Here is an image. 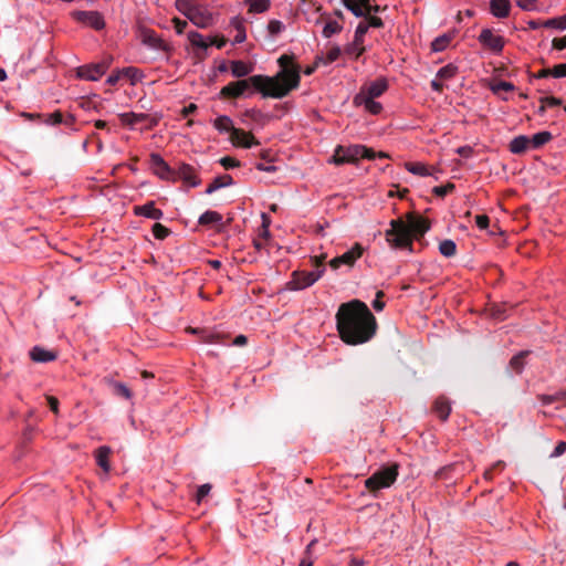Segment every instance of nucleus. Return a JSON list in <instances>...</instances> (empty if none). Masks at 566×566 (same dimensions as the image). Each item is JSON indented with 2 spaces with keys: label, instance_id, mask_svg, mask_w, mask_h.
Here are the masks:
<instances>
[{
  "label": "nucleus",
  "instance_id": "obj_1",
  "mask_svg": "<svg viewBox=\"0 0 566 566\" xmlns=\"http://www.w3.org/2000/svg\"><path fill=\"white\" fill-rule=\"evenodd\" d=\"M280 71L274 76L253 75L248 80L231 82L223 86L220 95L227 98L242 96L250 86H253L263 97L283 98L291 91L298 87L301 82V67L294 62V56L283 54L279 57Z\"/></svg>",
  "mask_w": 566,
  "mask_h": 566
},
{
  "label": "nucleus",
  "instance_id": "obj_2",
  "mask_svg": "<svg viewBox=\"0 0 566 566\" xmlns=\"http://www.w3.org/2000/svg\"><path fill=\"white\" fill-rule=\"evenodd\" d=\"M336 324L342 340L348 345L368 342L375 335L377 326L375 316L359 300H353L339 306Z\"/></svg>",
  "mask_w": 566,
  "mask_h": 566
},
{
  "label": "nucleus",
  "instance_id": "obj_3",
  "mask_svg": "<svg viewBox=\"0 0 566 566\" xmlns=\"http://www.w3.org/2000/svg\"><path fill=\"white\" fill-rule=\"evenodd\" d=\"M430 226L421 216L409 213L403 219H395L390 221V229L386 231V239L389 244L396 249L412 248L413 238L422 237Z\"/></svg>",
  "mask_w": 566,
  "mask_h": 566
},
{
  "label": "nucleus",
  "instance_id": "obj_4",
  "mask_svg": "<svg viewBox=\"0 0 566 566\" xmlns=\"http://www.w3.org/2000/svg\"><path fill=\"white\" fill-rule=\"evenodd\" d=\"M176 9L198 28L206 29L213 24L212 13L191 0H176Z\"/></svg>",
  "mask_w": 566,
  "mask_h": 566
},
{
  "label": "nucleus",
  "instance_id": "obj_5",
  "mask_svg": "<svg viewBox=\"0 0 566 566\" xmlns=\"http://www.w3.org/2000/svg\"><path fill=\"white\" fill-rule=\"evenodd\" d=\"M361 158L373 160L376 158V151L364 145L337 146L332 161L336 165L354 164Z\"/></svg>",
  "mask_w": 566,
  "mask_h": 566
},
{
  "label": "nucleus",
  "instance_id": "obj_6",
  "mask_svg": "<svg viewBox=\"0 0 566 566\" xmlns=\"http://www.w3.org/2000/svg\"><path fill=\"white\" fill-rule=\"evenodd\" d=\"M316 261V270L314 271H294L292 274L291 281L287 283L289 290L300 291L306 287L312 286L315 282H317L325 272V268L323 265L324 256L318 259L315 258Z\"/></svg>",
  "mask_w": 566,
  "mask_h": 566
},
{
  "label": "nucleus",
  "instance_id": "obj_7",
  "mask_svg": "<svg viewBox=\"0 0 566 566\" xmlns=\"http://www.w3.org/2000/svg\"><path fill=\"white\" fill-rule=\"evenodd\" d=\"M398 476V465L384 467L365 480V486L370 492L391 486Z\"/></svg>",
  "mask_w": 566,
  "mask_h": 566
},
{
  "label": "nucleus",
  "instance_id": "obj_8",
  "mask_svg": "<svg viewBox=\"0 0 566 566\" xmlns=\"http://www.w3.org/2000/svg\"><path fill=\"white\" fill-rule=\"evenodd\" d=\"M149 166L154 175H156L159 179L176 182L175 168H171L159 154H150Z\"/></svg>",
  "mask_w": 566,
  "mask_h": 566
},
{
  "label": "nucleus",
  "instance_id": "obj_9",
  "mask_svg": "<svg viewBox=\"0 0 566 566\" xmlns=\"http://www.w3.org/2000/svg\"><path fill=\"white\" fill-rule=\"evenodd\" d=\"M111 60L82 65L77 69V76L86 81H98L108 70Z\"/></svg>",
  "mask_w": 566,
  "mask_h": 566
},
{
  "label": "nucleus",
  "instance_id": "obj_10",
  "mask_svg": "<svg viewBox=\"0 0 566 566\" xmlns=\"http://www.w3.org/2000/svg\"><path fill=\"white\" fill-rule=\"evenodd\" d=\"M481 45L494 54H500L503 51L505 39L494 33L491 29H483L478 38Z\"/></svg>",
  "mask_w": 566,
  "mask_h": 566
},
{
  "label": "nucleus",
  "instance_id": "obj_11",
  "mask_svg": "<svg viewBox=\"0 0 566 566\" xmlns=\"http://www.w3.org/2000/svg\"><path fill=\"white\" fill-rule=\"evenodd\" d=\"M364 248L359 243H355L352 249L346 251L339 256L329 261V266L333 270L339 269L342 265L352 268L355 262L363 255Z\"/></svg>",
  "mask_w": 566,
  "mask_h": 566
},
{
  "label": "nucleus",
  "instance_id": "obj_12",
  "mask_svg": "<svg viewBox=\"0 0 566 566\" xmlns=\"http://www.w3.org/2000/svg\"><path fill=\"white\" fill-rule=\"evenodd\" d=\"M72 17L77 22L91 27L96 31H99L105 27L104 19L97 11H73Z\"/></svg>",
  "mask_w": 566,
  "mask_h": 566
},
{
  "label": "nucleus",
  "instance_id": "obj_13",
  "mask_svg": "<svg viewBox=\"0 0 566 566\" xmlns=\"http://www.w3.org/2000/svg\"><path fill=\"white\" fill-rule=\"evenodd\" d=\"M388 90V82L385 77H379L361 86L356 95H365L367 98H377Z\"/></svg>",
  "mask_w": 566,
  "mask_h": 566
},
{
  "label": "nucleus",
  "instance_id": "obj_14",
  "mask_svg": "<svg viewBox=\"0 0 566 566\" xmlns=\"http://www.w3.org/2000/svg\"><path fill=\"white\" fill-rule=\"evenodd\" d=\"M176 181L182 180L186 185L190 187H197L200 184V180L197 176L196 169L185 163H180L177 168H175Z\"/></svg>",
  "mask_w": 566,
  "mask_h": 566
},
{
  "label": "nucleus",
  "instance_id": "obj_15",
  "mask_svg": "<svg viewBox=\"0 0 566 566\" xmlns=\"http://www.w3.org/2000/svg\"><path fill=\"white\" fill-rule=\"evenodd\" d=\"M230 142L235 147L247 149L260 144L251 133L241 128H235L232 130V134L230 135Z\"/></svg>",
  "mask_w": 566,
  "mask_h": 566
},
{
  "label": "nucleus",
  "instance_id": "obj_16",
  "mask_svg": "<svg viewBox=\"0 0 566 566\" xmlns=\"http://www.w3.org/2000/svg\"><path fill=\"white\" fill-rule=\"evenodd\" d=\"M355 106H364L367 112L378 115L382 111V105L375 98H367L365 95H355L353 101Z\"/></svg>",
  "mask_w": 566,
  "mask_h": 566
},
{
  "label": "nucleus",
  "instance_id": "obj_17",
  "mask_svg": "<svg viewBox=\"0 0 566 566\" xmlns=\"http://www.w3.org/2000/svg\"><path fill=\"white\" fill-rule=\"evenodd\" d=\"M142 41L151 49L167 50V44L153 30H144L142 32Z\"/></svg>",
  "mask_w": 566,
  "mask_h": 566
},
{
  "label": "nucleus",
  "instance_id": "obj_18",
  "mask_svg": "<svg viewBox=\"0 0 566 566\" xmlns=\"http://www.w3.org/2000/svg\"><path fill=\"white\" fill-rule=\"evenodd\" d=\"M230 70L234 77L241 78L251 74L254 70V65L252 63L237 60L230 62Z\"/></svg>",
  "mask_w": 566,
  "mask_h": 566
},
{
  "label": "nucleus",
  "instance_id": "obj_19",
  "mask_svg": "<svg viewBox=\"0 0 566 566\" xmlns=\"http://www.w3.org/2000/svg\"><path fill=\"white\" fill-rule=\"evenodd\" d=\"M112 453V450L107 446H102L95 450L94 457L96 460L97 465L103 469L105 473H108L111 470L109 464V455Z\"/></svg>",
  "mask_w": 566,
  "mask_h": 566
},
{
  "label": "nucleus",
  "instance_id": "obj_20",
  "mask_svg": "<svg viewBox=\"0 0 566 566\" xmlns=\"http://www.w3.org/2000/svg\"><path fill=\"white\" fill-rule=\"evenodd\" d=\"M135 214L143 216L153 220H159L163 217V211L157 209L154 202H147L144 206L135 207Z\"/></svg>",
  "mask_w": 566,
  "mask_h": 566
},
{
  "label": "nucleus",
  "instance_id": "obj_21",
  "mask_svg": "<svg viewBox=\"0 0 566 566\" xmlns=\"http://www.w3.org/2000/svg\"><path fill=\"white\" fill-rule=\"evenodd\" d=\"M30 357L36 363H49L56 358V354L52 350H46L40 346H35L31 349Z\"/></svg>",
  "mask_w": 566,
  "mask_h": 566
},
{
  "label": "nucleus",
  "instance_id": "obj_22",
  "mask_svg": "<svg viewBox=\"0 0 566 566\" xmlns=\"http://www.w3.org/2000/svg\"><path fill=\"white\" fill-rule=\"evenodd\" d=\"M511 4L509 0H491L490 10L496 18H506L510 14Z\"/></svg>",
  "mask_w": 566,
  "mask_h": 566
},
{
  "label": "nucleus",
  "instance_id": "obj_23",
  "mask_svg": "<svg viewBox=\"0 0 566 566\" xmlns=\"http://www.w3.org/2000/svg\"><path fill=\"white\" fill-rule=\"evenodd\" d=\"M233 184V179L230 175L224 174L221 176L216 177L207 187L206 193L211 195L214 191L231 186Z\"/></svg>",
  "mask_w": 566,
  "mask_h": 566
},
{
  "label": "nucleus",
  "instance_id": "obj_24",
  "mask_svg": "<svg viewBox=\"0 0 566 566\" xmlns=\"http://www.w3.org/2000/svg\"><path fill=\"white\" fill-rule=\"evenodd\" d=\"M342 2L355 17L361 18L366 15L364 8L368 6V0H342Z\"/></svg>",
  "mask_w": 566,
  "mask_h": 566
},
{
  "label": "nucleus",
  "instance_id": "obj_25",
  "mask_svg": "<svg viewBox=\"0 0 566 566\" xmlns=\"http://www.w3.org/2000/svg\"><path fill=\"white\" fill-rule=\"evenodd\" d=\"M528 148H531L530 137L525 135L516 136L510 143V151L513 154H523Z\"/></svg>",
  "mask_w": 566,
  "mask_h": 566
},
{
  "label": "nucleus",
  "instance_id": "obj_26",
  "mask_svg": "<svg viewBox=\"0 0 566 566\" xmlns=\"http://www.w3.org/2000/svg\"><path fill=\"white\" fill-rule=\"evenodd\" d=\"M433 410L441 420L446 421L451 412L449 400L444 397H439L434 401Z\"/></svg>",
  "mask_w": 566,
  "mask_h": 566
},
{
  "label": "nucleus",
  "instance_id": "obj_27",
  "mask_svg": "<svg viewBox=\"0 0 566 566\" xmlns=\"http://www.w3.org/2000/svg\"><path fill=\"white\" fill-rule=\"evenodd\" d=\"M148 117V115L146 114H137V113H134V112H130V113H123L119 115V118H120V122L122 124L124 125H127L132 128H134L137 124L139 123H143L144 120H146Z\"/></svg>",
  "mask_w": 566,
  "mask_h": 566
},
{
  "label": "nucleus",
  "instance_id": "obj_28",
  "mask_svg": "<svg viewBox=\"0 0 566 566\" xmlns=\"http://www.w3.org/2000/svg\"><path fill=\"white\" fill-rule=\"evenodd\" d=\"M213 126L219 133H229L230 135L235 129L232 119L227 115L218 116L213 122Z\"/></svg>",
  "mask_w": 566,
  "mask_h": 566
},
{
  "label": "nucleus",
  "instance_id": "obj_29",
  "mask_svg": "<svg viewBox=\"0 0 566 566\" xmlns=\"http://www.w3.org/2000/svg\"><path fill=\"white\" fill-rule=\"evenodd\" d=\"M122 77L129 80L132 85L140 82L144 77L143 72L134 66L124 67L120 70Z\"/></svg>",
  "mask_w": 566,
  "mask_h": 566
},
{
  "label": "nucleus",
  "instance_id": "obj_30",
  "mask_svg": "<svg viewBox=\"0 0 566 566\" xmlns=\"http://www.w3.org/2000/svg\"><path fill=\"white\" fill-rule=\"evenodd\" d=\"M221 221L222 216L219 212L212 210H207L203 212L198 220L199 224L201 226L218 224L221 223Z\"/></svg>",
  "mask_w": 566,
  "mask_h": 566
},
{
  "label": "nucleus",
  "instance_id": "obj_31",
  "mask_svg": "<svg viewBox=\"0 0 566 566\" xmlns=\"http://www.w3.org/2000/svg\"><path fill=\"white\" fill-rule=\"evenodd\" d=\"M453 35L450 33L442 34L437 36L431 43V50L433 52H442L444 51L451 43Z\"/></svg>",
  "mask_w": 566,
  "mask_h": 566
},
{
  "label": "nucleus",
  "instance_id": "obj_32",
  "mask_svg": "<svg viewBox=\"0 0 566 566\" xmlns=\"http://www.w3.org/2000/svg\"><path fill=\"white\" fill-rule=\"evenodd\" d=\"M553 138L549 132H539L530 137V145L532 149H537L548 143Z\"/></svg>",
  "mask_w": 566,
  "mask_h": 566
},
{
  "label": "nucleus",
  "instance_id": "obj_33",
  "mask_svg": "<svg viewBox=\"0 0 566 566\" xmlns=\"http://www.w3.org/2000/svg\"><path fill=\"white\" fill-rule=\"evenodd\" d=\"M251 13H263L270 8V0H244Z\"/></svg>",
  "mask_w": 566,
  "mask_h": 566
},
{
  "label": "nucleus",
  "instance_id": "obj_34",
  "mask_svg": "<svg viewBox=\"0 0 566 566\" xmlns=\"http://www.w3.org/2000/svg\"><path fill=\"white\" fill-rule=\"evenodd\" d=\"M542 25H543V28H546V29H556L559 31H564V30H566V14L556 17V18H552V19H547V20H543Z\"/></svg>",
  "mask_w": 566,
  "mask_h": 566
},
{
  "label": "nucleus",
  "instance_id": "obj_35",
  "mask_svg": "<svg viewBox=\"0 0 566 566\" xmlns=\"http://www.w3.org/2000/svg\"><path fill=\"white\" fill-rule=\"evenodd\" d=\"M405 168L417 176L426 177L430 175L429 168L421 163H406Z\"/></svg>",
  "mask_w": 566,
  "mask_h": 566
},
{
  "label": "nucleus",
  "instance_id": "obj_36",
  "mask_svg": "<svg viewBox=\"0 0 566 566\" xmlns=\"http://www.w3.org/2000/svg\"><path fill=\"white\" fill-rule=\"evenodd\" d=\"M188 40L191 43V45L197 46L199 49L206 50L207 48H209L208 40H206L203 35L197 31H190L188 33Z\"/></svg>",
  "mask_w": 566,
  "mask_h": 566
},
{
  "label": "nucleus",
  "instance_id": "obj_37",
  "mask_svg": "<svg viewBox=\"0 0 566 566\" xmlns=\"http://www.w3.org/2000/svg\"><path fill=\"white\" fill-rule=\"evenodd\" d=\"M439 251L440 253L446 256V258H451L457 252V244L454 241L452 240H443L440 242L439 244Z\"/></svg>",
  "mask_w": 566,
  "mask_h": 566
},
{
  "label": "nucleus",
  "instance_id": "obj_38",
  "mask_svg": "<svg viewBox=\"0 0 566 566\" xmlns=\"http://www.w3.org/2000/svg\"><path fill=\"white\" fill-rule=\"evenodd\" d=\"M343 27L336 20H328L323 28V36L331 38L342 31Z\"/></svg>",
  "mask_w": 566,
  "mask_h": 566
},
{
  "label": "nucleus",
  "instance_id": "obj_39",
  "mask_svg": "<svg viewBox=\"0 0 566 566\" xmlns=\"http://www.w3.org/2000/svg\"><path fill=\"white\" fill-rule=\"evenodd\" d=\"M270 218L265 213H262V224L259 228L256 238L263 239L264 241H268L270 239Z\"/></svg>",
  "mask_w": 566,
  "mask_h": 566
},
{
  "label": "nucleus",
  "instance_id": "obj_40",
  "mask_svg": "<svg viewBox=\"0 0 566 566\" xmlns=\"http://www.w3.org/2000/svg\"><path fill=\"white\" fill-rule=\"evenodd\" d=\"M364 52V42L356 43V36H354V41L346 48V53L358 59Z\"/></svg>",
  "mask_w": 566,
  "mask_h": 566
},
{
  "label": "nucleus",
  "instance_id": "obj_41",
  "mask_svg": "<svg viewBox=\"0 0 566 566\" xmlns=\"http://www.w3.org/2000/svg\"><path fill=\"white\" fill-rule=\"evenodd\" d=\"M455 73H457V67L452 64H448L438 71L437 77L440 80H448V78L453 77L455 75Z\"/></svg>",
  "mask_w": 566,
  "mask_h": 566
},
{
  "label": "nucleus",
  "instance_id": "obj_42",
  "mask_svg": "<svg viewBox=\"0 0 566 566\" xmlns=\"http://www.w3.org/2000/svg\"><path fill=\"white\" fill-rule=\"evenodd\" d=\"M340 53H342V51H340L339 46H337V45L332 46L325 53L324 64H331V63L335 62L340 56Z\"/></svg>",
  "mask_w": 566,
  "mask_h": 566
},
{
  "label": "nucleus",
  "instance_id": "obj_43",
  "mask_svg": "<svg viewBox=\"0 0 566 566\" xmlns=\"http://www.w3.org/2000/svg\"><path fill=\"white\" fill-rule=\"evenodd\" d=\"M524 358L525 353L523 352L513 356L510 360L511 368L514 369L516 373H521L524 366Z\"/></svg>",
  "mask_w": 566,
  "mask_h": 566
},
{
  "label": "nucleus",
  "instance_id": "obj_44",
  "mask_svg": "<svg viewBox=\"0 0 566 566\" xmlns=\"http://www.w3.org/2000/svg\"><path fill=\"white\" fill-rule=\"evenodd\" d=\"M368 24L365 21L358 23L354 36H356V43L365 41V34L368 32Z\"/></svg>",
  "mask_w": 566,
  "mask_h": 566
},
{
  "label": "nucleus",
  "instance_id": "obj_45",
  "mask_svg": "<svg viewBox=\"0 0 566 566\" xmlns=\"http://www.w3.org/2000/svg\"><path fill=\"white\" fill-rule=\"evenodd\" d=\"M113 386L117 395L123 396L125 399H130L133 394L130 389L123 382L114 381Z\"/></svg>",
  "mask_w": 566,
  "mask_h": 566
},
{
  "label": "nucleus",
  "instance_id": "obj_46",
  "mask_svg": "<svg viewBox=\"0 0 566 566\" xmlns=\"http://www.w3.org/2000/svg\"><path fill=\"white\" fill-rule=\"evenodd\" d=\"M285 25L280 20H271L268 30L271 35H277L284 30Z\"/></svg>",
  "mask_w": 566,
  "mask_h": 566
},
{
  "label": "nucleus",
  "instance_id": "obj_47",
  "mask_svg": "<svg viewBox=\"0 0 566 566\" xmlns=\"http://www.w3.org/2000/svg\"><path fill=\"white\" fill-rule=\"evenodd\" d=\"M153 233L157 239H165L168 235L169 231L161 223H155L153 227Z\"/></svg>",
  "mask_w": 566,
  "mask_h": 566
},
{
  "label": "nucleus",
  "instance_id": "obj_48",
  "mask_svg": "<svg viewBox=\"0 0 566 566\" xmlns=\"http://www.w3.org/2000/svg\"><path fill=\"white\" fill-rule=\"evenodd\" d=\"M515 86L511 82L506 81H500L493 86V92L497 93L499 91H505V92H512L514 91Z\"/></svg>",
  "mask_w": 566,
  "mask_h": 566
},
{
  "label": "nucleus",
  "instance_id": "obj_49",
  "mask_svg": "<svg viewBox=\"0 0 566 566\" xmlns=\"http://www.w3.org/2000/svg\"><path fill=\"white\" fill-rule=\"evenodd\" d=\"M220 164L222 165V167H224L226 169H231V168H235V167H239L240 166V163L239 160H237L235 158H232V157H222L220 159Z\"/></svg>",
  "mask_w": 566,
  "mask_h": 566
},
{
  "label": "nucleus",
  "instance_id": "obj_50",
  "mask_svg": "<svg viewBox=\"0 0 566 566\" xmlns=\"http://www.w3.org/2000/svg\"><path fill=\"white\" fill-rule=\"evenodd\" d=\"M364 18L366 19L365 22L368 24V28H382L384 27L382 20L376 15H367Z\"/></svg>",
  "mask_w": 566,
  "mask_h": 566
},
{
  "label": "nucleus",
  "instance_id": "obj_51",
  "mask_svg": "<svg viewBox=\"0 0 566 566\" xmlns=\"http://www.w3.org/2000/svg\"><path fill=\"white\" fill-rule=\"evenodd\" d=\"M552 76L556 78L566 77V63L555 65L552 69Z\"/></svg>",
  "mask_w": 566,
  "mask_h": 566
},
{
  "label": "nucleus",
  "instance_id": "obj_52",
  "mask_svg": "<svg viewBox=\"0 0 566 566\" xmlns=\"http://www.w3.org/2000/svg\"><path fill=\"white\" fill-rule=\"evenodd\" d=\"M539 102L544 103V106H547V107H555V106H559L562 104V101L554 96H544L541 98Z\"/></svg>",
  "mask_w": 566,
  "mask_h": 566
},
{
  "label": "nucleus",
  "instance_id": "obj_53",
  "mask_svg": "<svg viewBox=\"0 0 566 566\" xmlns=\"http://www.w3.org/2000/svg\"><path fill=\"white\" fill-rule=\"evenodd\" d=\"M454 186L452 184H448L446 186H438L433 188V193L439 197H444L447 193H449Z\"/></svg>",
  "mask_w": 566,
  "mask_h": 566
},
{
  "label": "nucleus",
  "instance_id": "obj_54",
  "mask_svg": "<svg viewBox=\"0 0 566 566\" xmlns=\"http://www.w3.org/2000/svg\"><path fill=\"white\" fill-rule=\"evenodd\" d=\"M490 219L485 214H478L475 217V224L479 229L484 230L489 227Z\"/></svg>",
  "mask_w": 566,
  "mask_h": 566
},
{
  "label": "nucleus",
  "instance_id": "obj_55",
  "mask_svg": "<svg viewBox=\"0 0 566 566\" xmlns=\"http://www.w3.org/2000/svg\"><path fill=\"white\" fill-rule=\"evenodd\" d=\"M174 28L178 34L184 33L185 29L188 25V22L186 20H181L179 18L172 19Z\"/></svg>",
  "mask_w": 566,
  "mask_h": 566
},
{
  "label": "nucleus",
  "instance_id": "obj_56",
  "mask_svg": "<svg viewBox=\"0 0 566 566\" xmlns=\"http://www.w3.org/2000/svg\"><path fill=\"white\" fill-rule=\"evenodd\" d=\"M556 400H559L558 392H556L555 395H542V396H539V401L542 402L543 406H548V405L553 403Z\"/></svg>",
  "mask_w": 566,
  "mask_h": 566
},
{
  "label": "nucleus",
  "instance_id": "obj_57",
  "mask_svg": "<svg viewBox=\"0 0 566 566\" xmlns=\"http://www.w3.org/2000/svg\"><path fill=\"white\" fill-rule=\"evenodd\" d=\"M46 123L51 124V125H59V124L63 123V115L60 112L50 114L48 116Z\"/></svg>",
  "mask_w": 566,
  "mask_h": 566
},
{
  "label": "nucleus",
  "instance_id": "obj_58",
  "mask_svg": "<svg viewBox=\"0 0 566 566\" xmlns=\"http://www.w3.org/2000/svg\"><path fill=\"white\" fill-rule=\"evenodd\" d=\"M382 296H384V292L382 291H378L377 294H376V298L373 302V307L377 312L382 311L384 307H385V303L380 300Z\"/></svg>",
  "mask_w": 566,
  "mask_h": 566
},
{
  "label": "nucleus",
  "instance_id": "obj_59",
  "mask_svg": "<svg viewBox=\"0 0 566 566\" xmlns=\"http://www.w3.org/2000/svg\"><path fill=\"white\" fill-rule=\"evenodd\" d=\"M503 468H504V462H502V461H497L496 463H494V464H493V467H492V468H490V469L485 470V472H484V478H485L486 480H492V478H493V471H494V470H497V469H499V470H502Z\"/></svg>",
  "mask_w": 566,
  "mask_h": 566
},
{
  "label": "nucleus",
  "instance_id": "obj_60",
  "mask_svg": "<svg viewBox=\"0 0 566 566\" xmlns=\"http://www.w3.org/2000/svg\"><path fill=\"white\" fill-rule=\"evenodd\" d=\"M211 486L209 484H202L199 486L197 491V501L200 502L203 500L210 492Z\"/></svg>",
  "mask_w": 566,
  "mask_h": 566
},
{
  "label": "nucleus",
  "instance_id": "obj_61",
  "mask_svg": "<svg viewBox=\"0 0 566 566\" xmlns=\"http://www.w3.org/2000/svg\"><path fill=\"white\" fill-rule=\"evenodd\" d=\"M517 6L523 10H533L536 6V0H517Z\"/></svg>",
  "mask_w": 566,
  "mask_h": 566
},
{
  "label": "nucleus",
  "instance_id": "obj_62",
  "mask_svg": "<svg viewBox=\"0 0 566 566\" xmlns=\"http://www.w3.org/2000/svg\"><path fill=\"white\" fill-rule=\"evenodd\" d=\"M566 451V442L564 441H560L556 444L554 451L552 452L551 457L553 458H557L562 454H564Z\"/></svg>",
  "mask_w": 566,
  "mask_h": 566
},
{
  "label": "nucleus",
  "instance_id": "obj_63",
  "mask_svg": "<svg viewBox=\"0 0 566 566\" xmlns=\"http://www.w3.org/2000/svg\"><path fill=\"white\" fill-rule=\"evenodd\" d=\"M552 45L556 50H564L566 49V35L563 38H555L552 42Z\"/></svg>",
  "mask_w": 566,
  "mask_h": 566
},
{
  "label": "nucleus",
  "instance_id": "obj_64",
  "mask_svg": "<svg viewBox=\"0 0 566 566\" xmlns=\"http://www.w3.org/2000/svg\"><path fill=\"white\" fill-rule=\"evenodd\" d=\"M46 400H48L50 409L54 413H57L59 412V400L55 397H53V396H48Z\"/></svg>",
  "mask_w": 566,
  "mask_h": 566
}]
</instances>
